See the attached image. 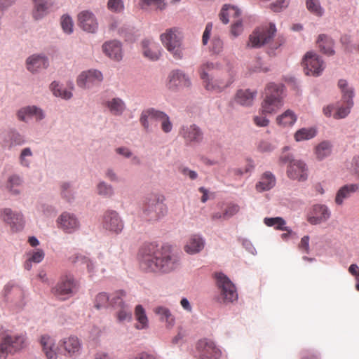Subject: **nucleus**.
I'll use <instances>...</instances> for the list:
<instances>
[{"label": "nucleus", "mask_w": 359, "mask_h": 359, "mask_svg": "<svg viewBox=\"0 0 359 359\" xmlns=\"http://www.w3.org/2000/svg\"><path fill=\"white\" fill-rule=\"evenodd\" d=\"M140 265L147 272L168 273L179 265V257L170 245L158 248L154 243L144 245L140 250Z\"/></svg>", "instance_id": "f257e3e1"}, {"label": "nucleus", "mask_w": 359, "mask_h": 359, "mask_svg": "<svg viewBox=\"0 0 359 359\" xmlns=\"http://www.w3.org/2000/svg\"><path fill=\"white\" fill-rule=\"evenodd\" d=\"M162 44L176 60H182L184 57L183 36L177 27L170 28L161 34Z\"/></svg>", "instance_id": "f03ea898"}, {"label": "nucleus", "mask_w": 359, "mask_h": 359, "mask_svg": "<svg viewBox=\"0 0 359 359\" xmlns=\"http://www.w3.org/2000/svg\"><path fill=\"white\" fill-rule=\"evenodd\" d=\"M283 86L269 83L265 89V97L262 103L261 113L271 114L276 113L283 104Z\"/></svg>", "instance_id": "7ed1b4c3"}, {"label": "nucleus", "mask_w": 359, "mask_h": 359, "mask_svg": "<svg viewBox=\"0 0 359 359\" xmlns=\"http://www.w3.org/2000/svg\"><path fill=\"white\" fill-rule=\"evenodd\" d=\"M168 212L167 205L164 203V197L156 194H149L145 199L143 206V215L149 221H157Z\"/></svg>", "instance_id": "20e7f679"}, {"label": "nucleus", "mask_w": 359, "mask_h": 359, "mask_svg": "<svg viewBox=\"0 0 359 359\" xmlns=\"http://www.w3.org/2000/svg\"><path fill=\"white\" fill-rule=\"evenodd\" d=\"M77 282L72 274L60 276L51 290V294L57 299L64 301L72 297L77 290Z\"/></svg>", "instance_id": "39448f33"}, {"label": "nucleus", "mask_w": 359, "mask_h": 359, "mask_svg": "<svg viewBox=\"0 0 359 359\" xmlns=\"http://www.w3.org/2000/svg\"><path fill=\"white\" fill-rule=\"evenodd\" d=\"M276 32V26L273 23H269L256 28L249 36L247 46L258 48L270 43Z\"/></svg>", "instance_id": "423d86ee"}, {"label": "nucleus", "mask_w": 359, "mask_h": 359, "mask_svg": "<svg viewBox=\"0 0 359 359\" xmlns=\"http://www.w3.org/2000/svg\"><path fill=\"white\" fill-rule=\"evenodd\" d=\"M149 119L159 121L162 130L165 133H170L172 129V124L169 116L161 111L156 110L154 108H149L143 110L141 113L140 122L146 131L149 130Z\"/></svg>", "instance_id": "0eeeda50"}, {"label": "nucleus", "mask_w": 359, "mask_h": 359, "mask_svg": "<svg viewBox=\"0 0 359 359\" xmlns=\"http://www.w3.org/2000/svg\"><path fill=\"white\" fill-rule=\"evenodd\" d=\"M280 161L283 163H288L287 166V176L292 180L299 182L306 181L308 178V168L306 163L298 159L292 158V156L283 154Z\"/></svg>", "instance_id": "6e6552de"}, {"label": "nucleus", "mask_w": 359, "mask_h": 359, "mask_svg": "<svg viewBox=\"0 0 359 359\" xmlns=\"http://www.w3.org/2000/svg\"><path fill=\"white\" fill-rule=\"evenodd\" d=\"M214 276L219 292V301L228 303L237 300L238 293L230 279L222 273H215Z\"/></svg>", "instance_id": "1a4fd4ad"}, {"label": "nucleus", "mask_w": 359, "mask_h": 359, "mask_svg": "<svg viewBox=\"0 0 359 359\" xmlns=\"http://www.w3.org/2000/svg\"><path fill=\"white\" fill-rule=\"evenodd\" d=\"M24 334L6 335L0 344V359H6L8 353H14L25 346Z\"/></svg>", "instance_id": "9d476101"}, {"label": "nucleus", "mask_w": 359, "mask_h": 359, "mask_svg": "<svg viewBox=\"0 0 359 359\" xmlns=\"http://www.w3.org/2000/svg\"><path fill=\"white\" fill-rule=\"evenodd\" d=\"M198 359H220L222 351L212 339L204 338L196 344Z\"/></svg>", "instance_id": "9b49d317"}, {"label": "nucleus", "mask_w": 359, "mask_h": 359, "mask_svg": "<svg viewBox=\"0 0 359 359\" xmlns=\"http://www.w3.org/2000/svg\"><path fill=\"white\" fill-rule=\"evenodd\" d=\"M302 65L304 71L306 75L318 76L325 69V63L319 55L313 52H308L305 54Z\"/></svg>", "instance_id": "f8f14e48"}, {"label": "nucleus", "mask_w": 359, "mask_h": 359, "mask_svg": "<svg viewBox=\"0 0 359 359\" xmlns=\"http://www.w3.org/2000/svg\"><path fill=\"white\" fill-rule=\"evenodd\" d=\"M233 82V76L230 73H226L215 79H208L203 82L205 88L208 91L220 93Z\"/></svg>", "instance_id": "ddd939ff"}, {"label": "nucleus", "mask_w": 359, "mask_h": 359, "mask_svg": "<svg viewBox=\"0 0 359 359\" xmlns=\"http://www.w3.org/2000/svg\"><path fill=\"white\" fill-rule=\"evenodd\" d=\"M1 217L9 224L13 231H19L24 228L25 220L19 212L13 211L11 208H4L1 211Z\"/></svg>", "instance_id": "4468645a"}, {"label": "nucleus", "mask_w": 359, "mask_h": 359, "mask_svg": "<svg viewBox=\"0 0 359 359\" xmlns=\"http://www.w3.org/2000/svg\"><path fill=\"white\" fill-rule=\"evenodd\" d=\"M103 226L105 229L119 233L122 231L124 224L119 214L115 210H107L103 216Z\"/></svg>", "instance_id": "2eb2a0df"}, {"label": "nucleus", "mask_w": 359, "mask_h": 359, "mask_svg": "<svg viewBox=\"0 0 359 359\" xmlns=\"http://www.w3.org/2000/svg\"><path fill=\"white\" fill-rule=\"evenodd\" d=\"M78 25L85 32L95 33L98 29V22L93 13L83 11L77 15Z\"/></svg>", "instance_id": "dca6fc26"}, {"label": "nucleus", "mask_w": 359, "mask_h": 359, "mask_svg": "<svg viewBox=\"0 0 359 359\" xmlns=\"http://www.w3.org/2000/svg\"><path fill=\"white\" fill-rule=\"evenodd\" d=\"M103 79L102 74L96 69L83 72L77 79V85L83 88H89L94 85L101 83Z\"/></svg>", "instance_id": "f3484780"}, {"label": "nucleus", "mask_w": 359, "mask_h": 359, "mask_svg": "<svg viewBox=\"0 0 359 359\" xmlns=\"http://www.w3.org/2000/svg\"><path fill=\"white\" fill-rule=\"evenodd\" d=\"M57 222L58 226L68 233L74 232L79 227V222L76 217L67 212L61 214Z\"/></svg>", "instance_id": "a211bd4d"}, {"label": "nucleus", "mask_w": 359, "mask_h": 359, "mask_svg": "<svg viewBox=\"0 0 359 359\" xmlns=\"http://www.w3.org/2000/svg\"><path fill=\"white\" fill-rule=\"evenodd\" d=\"M330 217V211L324 205H315L308 217V222L311 224H318L327 221Z\"/></svg>", "instance_id": "6ab92c4d"}, {"label": "nucleus", "mask_w": 359, "mask_h": 359, "mask_svg": "<svg viewBox=\"0 0 359 359\" xmlns=\"http://www.w3.org/2000/svg\"><path fill=\"white\" fill-rule=\"evenodd\" d=\"M190 85L189 78L182 71L176 69L170 73L168 76V86L170 88L189 87Z\"/></svg>", "instance_id": "aec40b11"}, {"label": "nucleus", "mask_w": 359, "mask_h": 359, "mask_svg": "<svg viewBox=\"0 0 359 359\" xmlns=\"http://www.w3.org/2000/svg\"><path fill=\"white\" fill-rule=\"evenodd\" d=\"M60 346L64 350L65 355L71 357L79 353L81 344L78 337L71 336L63 339L60 342Z\"/></svg>", "instance_id": "412c9836"}, {"label": "nucleus", "mask_w": 359, "mask_h": 359, "mask_svg": "<svg viewBox=\"0 0 359 359\" xmlns=\"http://www.w3.org/2000/svg\"><path fill=\"white\" fill-rule=\"evenodd\" d=\"M142 46L144 57L151 60L159 59L161 54V48L158 43L152 40L146 39L142 42Z\"/></svg>", "instance_id": "4be33fe9"}, {"label": "nucleus", "mask_w": 359, "mask_h": 359, "mask_svg": "<svg viewBox=\"0 0 359 359\" xmlns=\"http://www.w3.org/2000/svg\"><path fill=\"white\" fill-rule=\"evenodd\" d=\"M103 52L111 59L119 61L123 57L121 45L118 41H110L102 45Z\"/></svg>", "instance_id": "5701e85b"}, {"label": "nucleus", "mask_w": 359, "mask_h": 359, "mask_svg": "<svg viewBox=\"0 0 359 359\" xmlns=\"http://www.w3.org/2000/svg\"><path fill=\"white\" fill-rule=\"evenodd\" d=\"M33 17L36 20H39L45 16L54 4L53 0H33Z\"/></svg>", "instance_id": "b1692460"}, {"label": "nucleus", "mask_w": 359, "mask_h": 359, "mask_svg": "<svg viewBox=\"0 0 359 359\" xmlns=\"http://www.w3.org/2000/svg\"><path fill=\"white\" fill-rule=\"evenodd\" d=\"M40 342L43 351L48 359L57 358V348L55 346L54 340L50 337L48 335L42 336Z\"/></svg>", "instance_id": "393cba45"}, {"label": "nucleus", "mask_w": 359, "mask_h": 359, "mask_svg": "<svg viewBox=\"0 0 359 359\" xmlns=\"http://www.w3.org/2000/svg\"><path fill=\"white\" fill-rule=\"evenodd\" d=\"M240 211V206L233 203H229L226 205L222 212H215L211 215L212 220H226L236 215Z\"/></svg>", "instance_id": "a878e982"}, {"label": "nucleus", "mask_w": 359, "mask_h": 359, "mask_svg": "<svg viewBox=\"0 0 359 359\" xmlns=\"http://www.w3.org/2000/svg\"><path fill=\"white\" fill-rule=\"evenodd\" d=\"M204 241L199 235H192L187 240L184 245V251L188 254H196L204 248Z\"/></svg>", "instance_id": "bb28decb"}, {"label": "nucleus", "mask_w": 359, "mask_h": 359, "mask_svg": "<svg viewBox=\"0 0 359 359\" xmlns=\"http://www.w3.org/2000/svg\"><path fill=\"white\" fill-rule=\"evenodd\" d=\"M18 117L23 121H26L31 117H34L36 120H41L43 118L44 114L41 109L35 106H28L18 111Z\"/></svg>", "instance_id": "cd10ccee"}, {"label": "nucleus", "mask_w": 359, "mask_h": 359, "mask_svg": "<svg viewBox=\"0 0 359 359\" xmlns=\"http://www.w3.org/2000/svg\"><path fill=\"white\" fill-rule=\"evenodd\" d=\"M240 10L233 6L224 5L219 13V18L223 23L227 24L230 21L233 22L240 19Z\"/></svg>", "instance_id": "c85d7f7f"}, {"label": "nucleus", "mask_w": 359, "mask_h": 359, "mask_svg": "<svg viewBox=\"0 0 359 359\" xmlns=\"http://www.w3.org/2000/svg\"><path fill=\"white\" fill-rule=\"evenodd\" d=\"M181 133L185 140L189 142H199L203 139V133L196 125L184 127Z\"/></svg>", "instance_id": "c756f323"}, {"label": "nucleus", "mask_w": 359, "mask_h": 359, "mask_svg": "<svg viewBox=\"0 0 359 359\" xmlns=\"http://www.w3.org/2000/svg\"><path fill=\"white\" fill-rule=\"evenodd\" d=\"M276 177L271 172H265L261 176L256 184V189L259 192L270 190L276 184Z\"/></svg>", "instance_id": "7c9ffc66"}, {"label": "nucleus", "mask_w": 359, "mask_h": 359, "mask_svg": "<svg viewBox=\"0 0 359 359\" xmlns=\"http://www.w3.org/2000/svg\"><path fill=\"white\" fill-rule=\"evenodd\" d=\"M135 319L137 323L135 327L137 330H146L149 328V323L145 309L142 305H137L134 311Z\"/></svg>", "instance_id": "2f4dec72"}, {"label": "nucleus", "mask_w": 359, "mask_h": 359, "mask_svg": "<svg viewBox=\"0 0 359 359\" xmlns=\"http://www.w3.org/2000/svg\"><path fill=\"white\" fill-rule=\"evenodd\" d=\"M48 65L47 58L42 55H33L27 60V69L32 72H36L41 69H45Z\"/></svg>", "instance_id": "473e14b6"}, {"label": "nucleus", "mask_w": 359, "mask_h": 359, "mask_svg": "<svg viewBox=\"0 0 359 359\" xmlns=\"http://www.w3.org/2000/svg\"><path fill=\"white\" fill-rule=\"evenodd\" d=\"M104 106L114 116H121L126 108L125 102L119 97H114L104 102Z\"/></svg>", "instance_id": "72a5a7b5"}, {"label": "nucleus", "mask_w": 359, "mask_h": 359, "mask_svg": "<svg viewBox=\"0 0 359 359\" xmlns=\"http://www.w3.org/2000/svg\"><path fill=\"white\" fill-rule=\"evenodd\" d=\"M317 44L320 51L324 54L332 55L334 53V41L326 34H320L317 39Z\"/></svg>", "instance_id": "f704fd0d"}, {"label": "nucleus", "mask_w": 359, "mask_h": 359, "mask_svg": "<svg viewBox=\"0 0 359 359\" xmlns=\"http://www.w3.org/2000/svg\"><path fill=\"white\" fill-rule=\"evenodd\" d=\"M353 106V100H342V103L337 102L335 105L336 111L334 113L333 117L335 119L346 117L349 114Z\"/></svg>", "instance_id": "c9c22d12"}, {"label": "nucleus", "mask_w": 359, "mask_h": 359, "mask_svg": "<svg viewBox=\"0 0 359 359\" xmlns=\"http://www.w3.org/2000/svg\"><path fill=\"white\" fill-rule=\"evenodd\" d=\"M154 313L159 316L160 320L165 323L168 328H171L175 324V318L168 308L158 306L154 309Z\"/></svg>", "instance_id": "e433bc0d"}, {"label": "nucleus", "mask_w": 359, "mask_h": 359, "mask_svg": "<svg viewBox=\"0 0 359 359\" xmlns=\"http://www.w3.org/2000/svg\"><path fill=\"white\" fill-rule=\"evenodd\" d=\"M358 186L355 184H347L342 187L337 193L335 202L338 205H341L343 201L350 196L351 194L355 192Z\"/></svg>", "instance_id": "4c0bfd02"}, {"label": "nucleus", "mask_w": 359, "mask_h": 359, "mask_svg": "<svg viewBox=\"0 0 359 359\" xmlns=\"http://www.w3.org/2000/svg\"><path fill=\"white\" fill-rule=\"evenodd\" d=\"M297 121V116L292 110H287L281 115L277 116L278 125L283 127L292 126Z\"/></svg>", "instance_id": "58836bf2"}, {"label": "nucleus", "mask_w": 359, "mask_h": 359, "mask_svg": "<svg viewBox=\"0 0 359 359\" xmlns=\"http://www.w3.org/2000/svg\"><path fill=\"white\" fill-rule=\"evenodd\" d=\"M255 96V93L249 90H240L236 93V100L241 105H250Z\"/></svg>", "instance_id": "ea45409f"}, {"label": "nucleus", "mask_w": 359, "mask_h": 359, "mask_svg": "<svg viewBox=\"0 0 359 359\" xmlns=\"http://www.w3.org/2000/svg\"><path fill=\"white\" fill-rule=\"evenodd\" d=\"M28 259L25 264V268L27 270H29L32 267V262L34 263H39L44 258V252L41 249H37L36 250H32L28 253Z\"/></svg>", "instance_id": "a19ab883"}, {"label": "nucleus", "mask_w": 359, "mask_h": 359, "mask_svg": "<svg viewBox=\"0 0 359 359\" xmlns=\"http://www.w3.org/2000/svg\"><path fill=\"white\" fill-rule=\"evenodd\" d=\"M338 87L341 93L342 100H353L354 91L351 86L345 79H340L338 81Z\"/></svg>", "instance_id": "79ce46f5"}, {"label": "nucleus", "mask_w": 359, "mask_h": 359, "mask_svg": "<svg viewBox=\"0 0 359 359\" xmlns=\"http://www.w3.org/2000/svg\"><path fill=\"white\" fill-rule=\"evenodd\" d=\"M316 135V130L315 128H303L299 130H298L294 133V139L297 142L304 141V140H309L310 139H312Z\"/></svg>", "instance_id": "37998d69"}, {"label": "nucleus", "mask_w": 359, "mask_h": 359, "mask_svg": "<svg viewBox=\"0 0 359 359\" xmlns=\"http://www.w3.org/2000/svg\"><path fill=\"white\" fill-rule=\"evenodd\" d=\"M264 222L266 226H273L277 230L287 231L286 222L282 217H266Z\"/></svg>", "instance_id": "c03bdc74"}, {"label": "nucleus", "mask_w": 359, "mask_h": 359, "mask_svg": "<svg viewBox=\"0 0 359 359\" xmlns=\"http://www.w3.org/2000/svg\"><path fill=\"white\" fill-rule=\"evenodd\" d=\"M126 292L123 290H118L111 294L109 299V306L114 309H119L126 306L123 302V297Z\"/></svg>", "instance_id": "a18cd8bd"}, {"label": "nucleus", "mask_w": 359, "mask_h": 359, "mask_svg": "<svg viewBox=\"0 0 359 359\" xmlns=\"http://www.w3.org/2000/svg\"><path fill=\"white\" fill-rule=\"evenodd\" d=\"M316 157L318 160H323L331 154V144L328 142H322L315 149Z\"/></svg>", "instance_id": "49530a36"}, {"label": "nucleus", "mask_w": 359, "mask_h": 359, "mask_svg": "<svg viewBox=\"0 0 359 359\" xmlns=\"http://www.w3.org/2000/svg\"><path fill=\"white\" fill-rule=\"evenodd\" d=\"M50 88L53 95L56 97H60L62 99L68 100L70 99L72 96L71 91L62 88L56 81H53L50 84Z\"/></svg>", "instance_id": "de8ad7c7"}, {"label": "nucleus", "mask_w": 359, "mask_h": 359, "mask_svg": "<svg viewBox=\"0 0 359 359\" xmlns=\"http://www.w3.org/2000/svg\"><path fill=\"white\" fill-rule=\"evenodd\" d=\"M306 6L308 11L312 14L321 17L324 14V8L321 6L319 0H306Z\"/></svg>", "instance_id": "09e8293b"}, {"label": "nucleus", "mask_w": 359, "mask_h": 359, "mask_svg": "<svg viewBox=\"0 0 359 359\" xmlns=\"http://www.w3.org/2000/svg\"><path fill=\"white\" fill-rule=\"evenodd\" d=\"M22 180L18 175L11 176L8 180L7 188L14 194L20 193L22 187Z\"/></svg>", "instance_id": "8fccbe9b"}, {"label": "nucleus", "mask_w": 359, "mask_h": 359, "mask_svg": "<svg viewBox=\"0 0 359 359\" xmlns=\"http://www.w3.org/2000/svg\"><path fill=\"white\" fill-rule=\"evenodd\" d=\"M216 65L212 62H207L202 64L198 68V73L203 83L207 81L209 78L208 72L215 69Z\"/></svg>", "instance_id": "3c124183"}, {"label": "nucleus", "mask_w": 359, "mask_h": 359, "mask_svg": "<svg viewBox=\"0 0 359 359\" xmlns=\"http://www.w3.org/2000/svg\"><path fill=\"white\" fill-rule=\"evenodd\" d=\"M110 297L105 292L99 293L95 299V306L97 309L107 307L109 306Z\"/></svg>", "instance_id": "603ef678"}, {"label": "nucleus", "mask_w": 359, "mask_h": 359, "mask_svg": "<svg viewBox=\"0 0 359 359\" xmlns=\"http://www.w3.org/2000/svg\"><path fill=\"white\" fill-rule=\"evenodd\" d=\"M118 309L116 318L119 322L130 321L132 319V313L127 305Z\"/></svg>", "instance_id": "864d4df0"}, {"label": "nucleus", "mask_w": 359, "mask_h": 359, "mask_svg": "<svg viewBox=\"0 0 359 359\" xmlns=\"http://www.w3.org/2000/svg\"><path fill=\"white\" fill-rule=\"evenodd\" d=\"M97 191L100 195L106 197H110L114 194L113 187L103 182L97 185Z\"/></svg>", "instance_id": "5fc2aeb1"}, {"label": "nucleus", "mask_w": 359, "mask_h": 359, "mask_svg": "<svg viewBox=\"0 0 359 359\" xmlns=\"http://www.w3.org/2000/svg\"><path fill=\"white\" fill-rule=\"evenodd\" d=\"M155 6L158 9L163 10L165 8V3L164 0H140V6L142 8H144L145 6Z\"/></svg>", "instance_id": "6e6d98bb"}, {"label": "nucleus", "mask_w": 359, "mask_h": 359, "mask_svg": "<svg viewBox=\"0 0 359 359\" xmlns=\"http://www.w3.org/2000/svg\"><path fill=\"white\" fill-rule=\"evenodd\" d=\"M61 26L65 32L70 34L73 32V21L68 15H63L61 18Z\"/></svg>", "instance_id": "4d7b16f0"}, {"label": "nucleus", "mask_w": 359, "mask_h": 359, "mask_svg": "<svg viewBox=\"0 0 359 359\" xmlns=\"http://www.w3.org/2000/svg\"><path fill=\"white\" fill-rule=\"evenodd\" d=\"M32 156V153L29 148H25L22 149L20 156L21 165L28 167L30 164V160L29 158H30Z\"/></svg>", "instance_id": "13d9d810"}, {"label": "nucleus", "mask_w": 359, "mask_h": 359, "mask_svg": "<svg viewBox=\"0 0 359 359\" xmlns=\"http://www.w3.org/2000/svg\"><path fill=\"white\" fill-rule=\"evenodd\" d=\"M223 48V42L217 36L213 37L211 41L210 50L214 53H219Z\"/></svg>", "instance_id": "bf43d9fd"}, {"label": "nucleus", "mask_w": 359, "mask_h": 359, "mask_svg": "<svg viewBox=\"0 0 359 359\" xmlns=\"http://www.w3.org/2000/svg\"><path fill=\"white\" fill-rule=\"evenodd\" d=\"M107 6L113 12H121L124 7L122 0H109Z\"/></svg>", "instance_id": "052dcab7"}, {"label": "nucleus", "mask_w": 359, "mask_h": 359, "mask_svg": "<svg viewBox=\"0 0 359 359\" xmlns=\"http://www.w3.org/2000/svg\"><path fill=\"white\" fill-rule=\"evenodd\" d=\"M243 32V24L240 19L236 20L232 22L231 33L234 36H238Z\"/></svg>", "instance_id": "680f3d73"}, {"label": "nucleus", "mask_w": 359, "mask_h": 359, "mask_svg": "<svg viewBox=\"0 0 359 359\" xmlns=\"http://www.w3.org/2000/svg\"><path fill=\"white\" fill-rule=\"evenodd\" d=\"M288 4L289 0H278L271 4V8L275 12H279L283 8L287 7Z\"/></svg>", "instance_id": "e2e57ef3"}, {"label": "nucleus", "mask_w": 359, "mask_h": 359, "mask_svg": "<svg viewBox=\"0 0 359 359\" xmlns=\"http://www.w3.org/2000/svg\"><path fill=\"white\" fill-rule=\"evenodd\" d=\"M264 114H261L258 116H255L253 118V121L255 124L258 127H266L269 123V120L267 119L264 116Z\"/></svg>", "instance_id": "0e129e2a"}, {"label": "nucleus", "mask_w": 359, "mask_h": 359, "mask_svg": "<svg viewBox=\"0 0 359 359\" xmlns=\"http://www.w3.org/2000/svg\"><path fill=\"white\" fill-rule=\"evenodd\" d=\"M309 236H304L298 245L299 249L306 254L309 252Z\"/></svg>", "instance_id": "69168bd1"}, {"label": "nucleus", "mask_w": 359, "mask_h": 359, "mask_svg": "<svg viewBox=\"0 0 359 359\" xmlns=\"http://www.w3.org/2000/svg\"><path fill=\"white\" fill-rule=\"evenodd\" d=\"M212 29V22H208L206 25L205 31H204V32L203 34V36H202V43H203V45L205 46V45L208 44V40L210 39V36Z\"/></svg>", "instance_id": "338daca9"}, {"label": "nucleus", "mask_w": 359, "mask_h": 359, "mask_svg": "<svg viewBox=\"0 0 359 359\" xmlns=\"http://www.w3.org/2000/svg\"><path fill=\"white\" fill-rule=\"evenodd\" d=\"M258 149L262 152H268L273 149V145L266 141H262L258 145Z\"/></svg>", "instance_id": "774afa93"}]
</instances>
